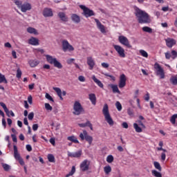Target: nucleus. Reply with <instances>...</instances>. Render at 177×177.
Returning a JSON list of instances; mask_svg holds the SVG:
<instances>
[{
    "label": "nucleus",
    "mask_w": 177,
    "mask_h": 177,
    "mask_svg": "<svg viewBox=\"0 0 177 177\" xmlns=\"http://www.w3.org/2000/svg\"><path fill=\"white\" fill-rule=\"evenodd\" d=\"M135 15L140 24H149V23L151 21L149 14H147V12L145 11L140 10V8L136 9Z\"/></svg>",
    "instance_id": "f257e3e1"
},
{
    "label": "nucleus",
    "mask_w": 177,
    "mask_h": 177,
    "mask_svg": "<svg viewBox=\"0 0 177 177\" xmlns=\"http://www.w3.org/2000/svg\"><path fill=\"white\" fill-rule=\"evenodd\" d=\"M14 3L19 9H21V11L23 12V13H26V12L31 10L32 9L31 3L28 2H25L23 4V2L20 0H14Z\"/></svg>",
    "instance_id": "f03ea898"
},
{
    "label": "nucleus",
    "mask_w": 177,
    "mask_h": 177,
    "mask_svg": "<svg viewBox=\"0 0 177 177\" xmlns=\"http://www.w3.org/2000/svg\"><path fill=\"white\" fill-rule=\"evenodd\" d=\"M102 113L104 115L105 120L109 124V125L113 127V125H114V120H113L111 115H110V112L109 111V105L107 104H105L104 105Z\"/></svg>",
    "instance_id": "7ed1b4c3"
},
{
    "label": "nucleus",
    "mask_w": 177,
    "mask_h": 177,
    "mask_svg": "<svg viewBox=\"0 0 177 177\" xmlns=\"http://www.w3.org/2000/svg\"><path fill=\"white\" fill-rule=\"evenodd\" d=\"M46 59L50 64H53L54 67H56L57 68H63V65L60 62L57 61V59L54 58L52 55H46Z\"/></svg>",
    "instance_id": "20e7f679"
},
{
    "label": "nucleus",
    "mask_w": 177,
    "mask_h": 177,
    "mask_svg": "<svg viewBox=\"0 0 177 177\" xmlns=\"http://www.w3.org/2000/svg\"><path fill=\"white\" fill-rule=\"evenodd\" d=\"M73 110L74 111L73 112V114H74V115H80L84 111L82 105L78 101L75 102L73 104Z\"/></svg>",
    "instance_id": "39448f33"
},
{
    "label": "nucleus",
    "mask_w": 177,
    "mask_h": 177,
    "mask_svg": "<svg viewBox=\"0 0 177 177\" xmlns=\"http://www.w3.org/2000/svg\"><path fill=\"white\" fill-rule=\"evenodd\" d=\"M80 9H82V10H83V12L82 13V15H83V16L86 17V18L91 17V16H95V12L89 9V8L84 5H80Z\"/></svg>",
    "instance_id": "423d86ee"
},
{
    "label": "nucleus",
    "mask_w": 177,
    "mask_h": 177,
    "mask_svg": "<svg viewBox=\"0 0 177 177\" xmlns=\"http://www.w3.org/2000/svg\"><path fill=\"white\" fill-rule=\"evenodd\" d=\"M79 136L81 140H86L88 142V145H92L93 138L88 134V131H86V130H84L82 133H80Z\"/></svg>",
    "instance_id": "0eeeda50"
},
{
    "label": "nucleus",
    "mask_w": 177,
    "mask_h": 177,
    "mask_svg": "<svg viewBox=\"0 0 177 177\" xmlns=\"http://www.w3.org/2000/svg\"><path fill=\"white\" fill-rule=\"evenodd\" d=\"M156 75L159 80H164L165 78V71L164 68L158 63L156 64Z\"/></svg>",
    "instance_id": "6e6552de"
},
{
    "label": "nucleus",
    "mask_w": 177,
    "mask_h": 177,
    "mask_svg": "<svg viewBox=\"0 0 177 177\" xmlns=\"http://www.w3.org/2000/svg\"><path fill=\"white\" fill-rule=\"evenodd\" d=\"M113 48L120 57H122V59L126 57L127 55H125V49H124V48L117 44H113Z\"/></svg>",
    "instance_id": "1a4fd4ad"
},
{
    "label": "nucleus",
    "mask_w": 177,
    "mask_h": 177,
    "mask_svg": "<svg viewBox=\"0 0 177 177\" xmlns=\"http://www.w3.org/2000/svg\"><path fill=\"white\" fill-rule=\"evenodd\" d=\"M118 41L120 44H121V45H123L124 46H126L127 48H132V46L129 43V40L127 37L120 35L118 37Z\"/></svg>",
    "instance_id": "9d476101"
},
{
    "label": "nucleus",
    "mask_w": 177,
    "mask_h": 177,
    "mask_svg": "<svg viewBox=\"0 0 177 177\" xmlns=\"http://www.w3.org/2000/svg\"><path fill=\"white\" fill-rule=\"evenodd\" d=\"M62 50L64 52H67V50H68V52H73V50H74V47L73 46H71V44H70V43H68V41H67L66 39L62 40Z\"/></svg>",
    "instance_id": "9b49d317"
},
{
    "label": "nucleus",
    "mask_w": 177,
    "mask_h": 177,
    "mask_svg": "<svg viewBox=\"0 0 177 177\" xmlns=\"http://www.w3.org/2000/svg\"><path fill=\"white\" fill-rule=\"evenodd\" d=\"M89 165H91V161L88 160H84L82 162V163L80 164V170L82 172H85L86 171L89 170Z\"/></svg>",
    "instance_id": "f8f14e48"
},
{
    "label": "nucleus",
    "mask_w": 177,
    "mask_h": 177,
    "mask_svg": "<svg viewBox=\"0 0 177 177\" xmlns=\"http://www.w3.org/2000/svg\"><path fill=\"white\" fill-rule=\"evenodd\" d=\"M125 85H127V76L125 74H122L120 76L118 87L122 89V88H124Z\"/></svg>",
    "instance_id": "ddd939ff"
},
{
    "label": "nucleus",
    "mask_w": 177,
    "mask_h": 177,
    "mask_svg": "<svg viewBox=\"0 0 177 177\" xmlns=\"http://www.w3.org/2000/svg\"><path fill=\"white\" fill-rule=\"evenodd\" d=\"M94 20L97 24V28L100 30L102 34H106V27H104V25L102 24V22L99 21V19H95Z\"/></svg>",
    "instance_id": "4468645a"
},
{
    "label": "nucleus",
    "mask_w": 177,
    "mask_h": 177,
    "mask_svg": "<svg viewBox=\"0 0 177 177\" xmlns=\"http://www.w3.org/2000/svg\"><path fill=\"white\" fill-rule=\"evenodd\" d=\"M0 106H1V107H3L5 113H6V115L8 117H15V113H13V111H9V109H8V107L6 106V104H5V103L3 102H0ZM10 113V115L9 114Z\"/></svg>",
    "instance_id": "2eb2a0df"
},
{
    "label": "nucleus",
    "mask_w": 177,
    "mask_h": 177,
    "mask_svg": "<svg viewBox=\"0 0 177 177\" xmlns=\"http://www.w3.org/2000/svg\"><path fill=\"white\" fill-rule=\"evenodd\" d=\"M82 156V151H78L77 152H70L68 151V157H71L72 158H80Z\"/></svg>",
    "instance_id": "dca6fc26"
},
{
    "label": "nucleus",
    "mask_w": 177,
    "mask_h": 177,
    "mask_svg": "<svg viewBox=\"0 0 177 177\" xmlns=\"http://www.w3.org/2000/svg\"><path fill=\"white\" fill-rule=\"evenodd\" d=\"M43 16L45 17H52L53 16L52 8H45L43 10Z\"/></svg>",
    "instance_id": "f3484780"
},
{
    "label": "nucleus",
    "mask_w": 177,
    "mask_h": 177,
    "mask_svg": "<svg viewBox=\"0 0 177 177\" xmlns=\"http://www.w3.org/2000/svg\"><path fill=\"white\" fill-rule=\"evenodd\" d=\"M87 64L89 66V70H93L96 63L95 62V59L92 57H87Z\"/></svg>",
    "instance_id": "a211bd4d"
},
{
    "label": "nucleus",
    "mask_w": 177,
    "mask_h": 177,
    "mask_svg": "<svg viewBox=\"0 0 177 177\" xmlns=\"http://www.w3.org/2000/svg\"><path fill=\"white\" fill-rule=\"evenodd\" d=\"M165 41L168 48H172L174 45H176V40L174 39L168 37L167 39H165Z\"/></svg>",
    "instance_id": "6ab92c4d"
},
{
    "label": "nucleus",
    "mask_w": 177,
    "mask_h": 177,
    "mask_svg": "<svg viewBox=\"0 0 177 177\" xmlns=\"http://www.w3.org/2000/svg\"><path fill=\"white\" fill-rule=\"evenodd\" d=\"M28 44L33 46H37V45H39V40L37 38L32 37L28 39Z\"/></svg>",
    "instance_id": "aec40b11"
},
{
    "label": "nucleus",
    "mask_w": 177,
    "mask_h": 177,
    "mask_svg": "<svg viewBox=\"0 0 177 177\" xmlns=\"http://www.w3.org/2000/svg\"><path fill=\"white\" fill-rule=\"evenodd\" d=\"M58 17H59L60 20H62V21H68V17H67V16L66 15V13L63 12H59L57 14Z\"/></svg>",
    "instance_id": "412c9836"
},
{
    "label": "nucleus",
    "mask_w": 177,
    "mask_h": 177,
    "mask_svg": "<svg viewBox=\"0 0 177 177\" xmlns=\"http://www.w3.org/2000/svg\"><path fill=\"white\" fill-rule=\"evenodd\" d=\"M79 127L80 128H85V127H89L91 131H93V127L92 126V123L89 120H88L86 123H80Z\"/></svg>",
    "instance_id": "4be33fe9"
},
{
    "label": "nucleus",
    "mask_w": 177,
    "mask_h": 177,
    "mask_svg": "<svg viewBox=\"0 0 177 177\" xmlns=\"http://www.w3.org/2000/svg\"><path fill=\"white\" fill-rule=\"evenodd\" d=\"M13 147H14V157L15 160H19L21 158V156H20V153L17 150V146L14 145Z\"/></svg>",
    "instance_id": "5701e85b"
},
{
    "label": "nucleus",
    "mask_w": 177,
    "mask_h": 177,
    "mask_svg": "<svg viewBox=\"0 0 177 177\" xmlns=\"http://www.w3.org/2000/svg\"><path fill=\"white\" fill-rule=\"evenodd\" d=\"M71 19L74 23L78 24L81 21V18L77 14H72Z\"/></svg>",
    "instance_id": "b1692460"
},
{
    "label": "nucleus",
    "mask_w": 177,
    "mask_h": 177,
    "mask_svg": "<svg viewBox=\"0 0 177 177\" xmlns=\"http://www.w3.org/2000/svg\"><path fill=\"white\" fill-rule=\"evenodd\" d=\"M88 99L91 102L93 106H96V95L95 93H91L88 95Z\"/></svg>",
    "instance_id": "393cba45"
},
{
    "label": "nucleus",
    "mask_w": 177,
    "mask_h": 177,
    "mask_svg": "<svg viewBox=\"0 0 177 177\" xmlns=\"http://www.w3.org/2000/svg\"><path fill=\"white\" fill-rule=\"evenodd\" d=\"M170 122L172 125H174V127H177V113L171 115L170 118Z\"/></svg>",
    "instance_id": "a878e982"
},
{
    "label": "nucleus",
    "mask_w": 177,
    "mask_h": 177,
    "mask_svg": "<svg viewBox=\"0 0 177 177\" xmlns=\"http://www.w3.org/2000/svg\"><path fill=\"white\" fill-rule=\"evenodd\" d=\"M92 80L94 81L95 84H97V86H100V88H103L104 85H103V83L100 80H99L97 78H96V76L93 75Z\"/></svg>",
    "instance_id": "bb28decb"
},
{
    "label": "nucleus",
    "mask_w": 177,
    "mask_h": 177,
    "mask_svg": "<svg viewBox=\"0 0 177 177\" xmlns=\"http://www.w3.org/2000/svg\"><path fill=\"white\" fill-rule=\"evenodd\" d=\"M133 126L136 132H137L138 133L143 132V128H142V127H140V125L138 123H133Z\"/></svg>",
    "instance_id": "cd10ccee"
},
{
    "label": "nucleus",
    "mask_w": 177,
    "mask_h": 177,
    "mask_svg": "<svg viewBox=\"0 0 177 177\" xmlns=\"http://www.w3.org/2000/svg\"><path fill=\"white\" fill-rule=\"evenodd\" d=\"M109 86L111 88L113 93H119L121 94V91L118 89V86L115 84H110Z\"/></svg>",
    "instance_id": "c85d7f7f"
},
{
    "label": "nucleus",
    "mask_w": 177,
    "mask_h": 177,
    "mask_svg": "<svg viewBox=\"0 0 177 177\" xmlns=\"http://www.w3.org/2000/svg\"><path fill=\"white\" fill-rule=\"evenodd\" d=\"M29 65L30 66V67L34 68V67H37V66H38V64H39V61L38 60H35V59H30L29 62Z\"/></svg>",
    "instance_id": "c756f323"
},
{
    "label": "nucleus",
    "mask_w": 177,
    "mask_h": 177,
    "mask_svg": "<svg viewBox=\"0 0 177 177\" xmlns=\"http://www.w3.org/2000/svg\"><path fill=\"white\" fill-rule=\"evenodd\" d=\"M67 140H69L73 143H80V141H78V139L75 136H68L67 138Z\"/></svg>",
    "instance_id": "7c9ffc66"
},
{
    "label": "nucleus",
    "mask_w": 177,
    "mask_h": 177,
    "mask_svg": "<svg viewBox=\"0 0 177 177\" xmlns=\"http://www.w3.org/2000/svg\"><path fill=\"white\" fill-rule=\"evenodd\" d=\"M53 90L56 91L57 95L60 98V100H63V97L62 95V90L59 87H53Z\"/></svg>",
    "instance_id": "2f4dec72"
},
{
    "label": "nucleus",
    "mask_w": 177,
    "mask_h": 177,
    "mask_svg": "<svg viewBox=\"0 0 177 177\" xmlns=\"http://www.w3.org/2000/svg\"><path fill=\"white\" fill-rule=\"evenodd\" d=\"M26 30L27 32H28L29 34H34L35 35H37L38 34L37 29L32 27H28Z\"/></svg>",
    "instance_id": "473e14b6"
},
{
    "label": "nucleus",
    "mask_w": 177,
    "mask_h": 177,
    "mask_svg": "<svg viewBox=\"0 0 177 177\" xmlns=\"http://www.w3.org/2000/svg\"><path fill=\"white\" fill-rule=\"evenodd\" d=\"M158 146L160 147H157V150L158 151H164V152H167V149H165L162 148V146H164V142L162 141L159 142Z\"/></svg>",
    "instance_id": "72a5a7b5"
},
{
    "label": "nucleus",
    "mask_w": 177,
    "mask_h": 177,
    "mask_svg": "<svg viewBox=\"0 0 177 177\" xmlns=\"http://www.w3.org/2000/svg\"><path fill=\"white\" fill-rule=\"evenodd\" d=\"M142 31H144V32H149V34H151V32H153V29L149 26H144L142 27Z\"/></svg>",
    "instance_id": "f704fd0d"
},
{
    "label": "nucleus",
    "mask_w": 177,
    "mask_h": 177,
    "mask_svg": "<svg viewBox=\"0 0 177 177\" xmlns=\"http://www.w3.org/2000/svg\"><path fill=\"white\" fill-rule=\"evenodd\" d=\"M2 82L8 84V80H6V77H5V75L0 73V84H2Z\"/></svg>",
    "instance_id": "c9c22d12"
},
{
    "label": "nucleus",
    "mask_w": 177,
    "mask_h": 177,
    "mask_svg": "<svg viewBox=\"0 0 177 177\" xmlns=\"http://www.w3.org/2000/svg\"><path fill=\"white\" fill-rule=\"evenodd\" d=\"M104 171L106 175H109V174H110V172H111V167H110V165L104 167Z\"/></svg>",
    "instance_id": "e433bc0d"
},
{
    "label": "nucleus",
    "mask_w": 177,
    "mask_h": 177,
    "mask_svg": "<svg viewBox=\"0 0 177 177\" xmlns=\"http://www.w3.org/2000/svg\"><path fill=\"white\" fill-rule=\"evenodd\" d=\"M170 82L173 84V85H177V77L176 76H172L170 78Z\"/></svg>",
    "instance_id": "4c0bfd02"
},
{
    "label": "nucleus",
    "mask_w": 177,
    "mask_h": 177,
    "mask_svg": "<svg viewBox=\"0 0 177 177\" xmlns=\"http://www.w3.org/2000/svg\"><path fill=\"white\" fill-rule=\"evenodd\" d=\"M115 107L118 111H121V110H122V105L121 104L120 101L116 102Z\"/></svg>",
    "instance_id": "58836bf2"
},
{
    "label": "nucleus",
    "mask_w": 177,
    "mask_h": 177,
    "mask_svg": "<svg viewBox=\"0 0 177 177\" xmlns=\"http://www.w3.org/2000/svg\"><path fill=\"white\" fill-rule=\"evenodd\" d=\"M74 174H75V166L72 167L71 171L68 174H66V176H73Z\"/></svg>",
    "instance_id": "ea45409f"
},
{
    "label": "nucleus",
    "mask_w": 177,
    "mask_h": 177,
    "mask_svg": "<svg viewBox=\"0 0 177 177\" xmlns=\"http://www.w3.org/2000/svg\"><path fill=\"white\" fill-rule=\"evenodd\" d=\"M48 160L49 162H55V156H53V154H48Z\"/></svg>",
    "instance_id": "a19ab883"
},
{
    "label": "nucleus",
    "mask_w": 177,
    "mask_h": 177,
    "mask_svg": "<svg viewBox=\"0 0 177 177\" xmlns=\"http://www.w3.org/2000/svg\"><path fill=\"white\" fill-rule=\"evenodd\" d=\"M106 161L107 162L111 164V162H113V161H114V157L112 155H109L106 158Z\"/></svg>",
    "instance_id": "79ce46f5"
},
{
    "label": "nucleus",
    "mask_w": 177,
    "mask_h": 177,
    "mask_svg": "<svg viewBox=\"0 0 177 177\" xmlns=\"http://www.w3.org/2000/svg\"><path fill=\"white\" fill-rule=\"evenodd\" d=\"M140 53L143 57H149V54L145 50H140Z\"/></svg>",
    "instance_id": "37998d69"
},
{
    "label": "nucleus",
    "mask_w": 177,
    "mask_h": 177,
    "mask_svg": "<svg viewBox=\"0 0 177 177\" xmlns=\"http://www.w3.org/2000/svg\"><path fill=\"white\" fill-rule=\"evenodd\" d=\"M171 59L173 60H175V59H176V57H177V52H176V50H172L171 53Z\"/></svg>",
    "instance_id": "c03bdc74"
},
{
    "label": "nucleus",
    "mask_w": 177,
    "mask_h": 177,
    "mask_svg": "<svg viewBox=\"0 0 177 177\" xmlns=\"http://www.w3.org/2000/svg\"><path fill=\"white\" fill-rule=\"evenodd\" d=\"M44 106L46 110H48V111H52V110H53V108L52 107V106H50L49 103H46Z\"/></svg>",
    "instance_id": "a18cd8bd"
},
{
    "label": "nucleus",
    "mask_w": 177,
    "mask_h": 177,
    "mask_svg": "<svg viewBox=\"0 0 177 177\" xmlns=\"http://www.w3.org/2000/svg\"><path fill=\"white\" fill-rule=\"evenodd\" d=\"M21 74H22L21 70H20V68H18L17 70V75H16L17 78L18 79L21 78Z\"/></svg>",
    "instance_id": "49530a36"
},
{
    "label": "nucleus",
    "mask_w": 177,
    "mask_h": 177,
    "mask_svg": "<svg viewBox=\"0 0 177 177\" xmlns=\"http://www.w3.org/2000/svg\"><path fill=\"white\" fill-rule=\"evenodd\" d=\"M2 167L4 169V171H9V169H10V166H9V165L8 164H2Z\"/></svg>",
    "instance_id": "de8ad7c7"
},
{
    "label": "nucleus",
    "mask_w": 177,
    "mask_h": 177,
    "mask_svg": "<svg viewBox=\"0 0 177 177\" xmlns=\"http://www.w3.org/2000/svg\"><path fill=\"white\" fill-rule=\"evenodd\" d=\"M165 58L167 60H169V59H171V57H172L171 54L169 51H167V53H165Z\"/></svg>",
    "instance_id": "09e8293b"
},
{
    "label": "nucleus",
    "mask_w": 177,
    "mask_h": 177,
    "mask_svg": "<svg viewBox=\"0 0 177 177\" xmlns=\"http://www.w3.org/2000/svg\"><path fill=\"white\" fill-rule=\"evenodd\" d=\"M46 99H48V100H50V102H55V100H53L52 96L49 95V93H46Z\"/></svg>",
    "instance_id": "8fccbe9b"
},
{
    "label": "nucleus",
    "mask_w": 177,
    "mask_h": 177,
    "mask_svg": "<svg viewBox=\"0 0 177 177\" xmlns=\"http://www.w3.org/2000/svg\"><path fill=\"white\" fill-rule=\"evenodd\" d=\"M156 169H158L160 172H161L162 169L161 165L158 162H156Z\"/></svg>",
    "instance_id": "3c124183"
},
{
    "label": "nucleus",
    "mask_w": 177,
    "mask_h": 177,
    "mask_svg": "<svg viewBox=\"0 0 177 177\" xmlns=\"http://www.w3.org/2000/svg\"><path fill=\"white\" fill-rule=\"evenodd\" d=\"M28 118L30 121H32V120L34 119V112H31L28 114Z\"/></svg>",
    "instance_id": "603ef678"
},
{
    "label": "nucleus",
    "mask_w": 177,
    "mask_h": 177,
    "mask_svg": "<svg viewBox=\"0 0 177 177\" xmlns=\"http://www.w3.org/2000/svg\"><path fill=\"white\" fill-rule=\"evenodd\" d=\"M104 75L106 77H109V78H111L112 81H115V77H114L111 75H109V73H105Z\"/></svg>",
    "instance_id": "864d4df0"
},
{
    "label": "nucleus",
    "mask_w": 177,
    "mask_h": 177,
    "mask_svg": "<svg viewBox=\"0 0 177 177\" xmlns=\"http://www.w3.org/2000/svg\"><path fill=\"white\" fill-rule=\"evenodd\" d=\"M138 125H140V127H141L142 128H143V129H145V128H146V126H145V124H143V122H142V120H138Z\"/></svg>",
    "instance_id": "5fc2aeb1"
},
{
    "label": "nucleus",
    "mask_w": 177,
    "mask_h": 177,
    "mask_svg": "<svg viewBox=\"0 0 177 177\" xmlns=\"http://www.w3.org/2000/svg\"><path fill=\"white\" fill-rule=\"evenodd\" d=\"M101 66H102V67H103V68H109V64L105 63V62H102L101 64Z\"/></svg>",
    "instance_id": "6e6d98bb"
},
{
    "label": "nucleus",
    "mask_w": 177,
    "mask_h": 177,
    "mask_svg": "<svg viewBox=\"0 0 177 177\" xmlns=\"http://www.w3.org/2000/svg\"><path fill=\"white\" fill-rule=\"evenodd\" d=\"M11 138H12V142H17V137L16 136V134H11Z\"/></svg>",
    "instance_id": "4d7b16f0"
},
{
    "label": "nucleus",
    "mask_w": 177,
    "mask_h": 177,
    "mask_svg": "<svg viewBox=\"0 0 177 177\" xmlns=\"http://www.w3.org/2000/svg\"><path fill=\"white\" fill-rule=\"evenodd\" d=\"M167 156L165 155V152H162L161 153V160L162 161H165V158H166Z\"/></svg>",
    "instance_id": "13d9d810"
},
{
    "label": "nucleus",
    "mask_w": 177,
    "mask_h": 177,
    "mask_svg": "<svg viewBox=\"0 0 177 177\" xmlns=\"http://www.w3.org/2000/svg\"><path fill=\"white\" fill-rule=\"evenodd\" d=\"M78 80L80 82H85V77L82 75L79 76Z\"/></svg>",
    "instance_id": "bf43d9fd"
},
{
    "label": "nucleus",
    "mask_w": 177,
    "mask_h": 177,
    "mask_svg": "<svg viewBox=\"0 0 177 177\" xmlns=\"http://www.w3.org/2000/svg\"><path fill=\"white\" fill-rule=\"evenodd\" d=\"M122 128H124L125 129H128V123L127 122H124L122 124Z\"/></svg>",
    "instance_id": "052dcab7"
},
{
    "label": "nucleus",
    "mask_w": 177,
    "mask_h": 177,
    "mask_svg": "<svg viewBox=\"0 0 177 177\" xmlns=\"http://www.w3.org/2000/svg\"><path fill=\"white\" fill-rule=\"evenodd\" d=\"M145 100H146V102H149V100H150V94H149V93H147L145 96Z\"/></svg>",
    "instance_id": "680f3d73"
},
{
    "label": "nucleus",
    "mask_w": 177,
    "mask_h": 177,
    "mask_svg": "<svg viewBox=\"0 0 177 177\" xmlns=\"http://www.w3.org/2000/svg\"><path fill=\"white\" fill-rule=\"evenodd\" d=\"M28 102L29 104H32V97L31 95L28 97Z\"/></svg>",
    "instance_id": "e2e57ef3"
},
{
    "label": "nucleus",
    "mask_w": 177,
    "mask_h": 177,
    "mask_svg": "<svg viewBox=\"0 0 177 177\" xmlns=\"http://www.w3.org/2000/svg\"><path fill=\"white\" fill-rule=\"evenodd\" d=\"M26 150H28V151H32V147L30 145H27Z\"/></svg>",
    "instance_id": "0e129e2a"
},
{
    "label": "nucleus",
    "mask_w": 177,
    "mask_h": 177,
    "mask_svg": "<svg viewBox=\"0 0 177 177\" xmlns=\"http://www.w3.org/2000/svg\"><path fill=\"white\" fill-rule=\"evenodd\" d=\"M32 129H33V131H37L38 130V124H33Z\"/></svg>",
    "instance_id": "69168bd1"
},
{
    "label": "nucleus",
    "mask_w": 177,
    "mask_h": 177,
    "mask_svg": "<svg viewBox=\"0 0 177 177\" xmlns=\"http://www.w3.org/2000/svg\"><path fill=\"white\" fill-rule=\"evenodd\" d=\"M18 161L20 164V165H24V160H23V158H20V159H18Z\"/></svg>",
    "instance_id": "338daca9"
},
{
    "label": "nucleus",
    "mask_w": 177,
    "mask_h": 177,
    "mask_svg": "<svg viewBox=\"0 0 177 177\" xmlns=\"http://www.w3.org/2000/svg\"><path fill=\"white\" fill-rule=\"evenodd\" d=\"M156 177H162V174L158 171H156Z\"/></svg>",
    "instance_id": "774afa93"
}]
</instances>
